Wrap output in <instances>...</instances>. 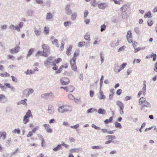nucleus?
<instances>
[{"mask_svg": "<svg viewBox=\"0 0 157 157\" xmlns=\"http://www.w3.org/2000/svg\"><path fill=\"white\" fill-rule=\"evenodd\" d=\"M79 52L78 51H76L74 54V56L70 60V64L72 69L74 71L77 70V67L75 64L76 57L79 56Z\"/></svg>", "mask_w": 157, "mask_h": 157, "instance_id": "1", "label": "nucleus"}, {"mask_svg": "<svg viewBox=\"0 0 157 157\" xmlns=\"http://www.w3.org/2000/svg\"><path fill=\"white\" fill-rule=\"evenodd\" d=\"M58 111L60 113H64L71 111V107L69 105H65L59 106L58 108Z\"/></svg>", "mask_w": 157, "mask_h": 157, "instance_id": "2", "label": "nucleus"}, {"mask_svg": "<svg viewBox=\"0 0 157 157\" xmlns=\"http://www.w3.org/2000/svg\"><path fill=\"white\" fill-rule=\"evenodd\" d=\"M42 47L43 49L44 56L46 57H47L48 55L47 53L50 52V49L49 46L47 44H43L42 45Z\"/></svg>", "mask_w": 157, "mask_h": 157, "instance_id": "3", "label": "nucleus"}, {"mask_svg": "<svg viewBox=\"0 0 157 157\" xmlns=\"http://www.w3.org/2000/svg\"><path fill=\"white\" fill-rule=\"evenodd\" d=\"M60 83L62 85H67L69 83V79L66 77H63L60 80Z\"/></svg>", "mask_w": 157, "mask_h": 157, "instance_id": "4", "label": "nucleus"}, {"mask_svg": "<svg viewBox=\"0 0 157 157\" xmlns=\"http://www.w3.org/2000/svg\"><path fill=\"white\" fill-rule=\"evenodd\" d=\"M127 38L128 42L129 43H131L132 42V33L130 31H128L127 32Z\"/></svg>", "mask_w": 157, "mask_h": 157, "instance_id": "5", "label": "nucleus"}, {"mask_svg": "<svg viewBox=\"0 0 157 157\" xmlns=\"http://www.w3.org/2000/svg\"><path fill=\"white\" fill-rule=\"evenodd\" d=\"M52 62H54L52 61V57H49L44 61V64L45 66H47L50 64L51 63V65H52Z\"/></svg>", "mask_w": 157, "mask_h": 157, "instance_id": "6", "label": "nucleus"}, {"mask_svg": "<svg viewBox=\"0 0 157 157\" xmlns=\"http://www.w3.org/2000/svg\"><path fill=\"white\" fill-rule=\"evenodd\" d=\"M65 12L67 15H70L72 13V11L70 9V5L67 4L65 7Z\"/></svg>", "mask_w": 157, "mask_h": 157, "instance_id": "7", "label": "nucleus"}, {"mask_svg": "<svg viewBox=\"0 0 157 157\" xmlns=\"http://www.w3.org/2000/svg\"><path fill=\"white\" fill-rule=\"evenodd\" d=\"M51 41H52V44H54L57 47H59V45L58 44V40L55 39V37L54 36H52L51 38Z\"/></svg>", "mask_w": 157, "mask_h": 157, "instance_id": "8", "label": "nucleus"}, {"mask_svg": "<svg viewBox=\"0 0 157 157\" xmlns=\"http://www.w3.org/2000/svg\"><path fill=\"white\" fill-rule=\"evenodd\" d=\"M7 101V98L3 94H0V102L4 103Z\"/></svg>", "mask_w": 157, "mask_h": 157, "instance_id": "9", "label": "nucleus"}, {"mask_svg": "<svg viewBox=\"0 0 157 157\" xmlns=\"http://www.w3.org/2000/svg\"><path fill=\"white\" fill-rule=\"evenodd\" d=\"M54 108L53 106L52 105H49L48 108V113L50 114H52L54 113Z\"/></svg>", "mask_w": 157, "mask_h": 157, "instance_id": "10", "label": "nucleus"}, {"mask_svg": "<svg viewBox=\"0 0 157 157\" xmlns=\"http://www.w3.org/2000/svg\"><path fill=\"white\" fill-rule=\"evenodd\" d=\"M129 16V12H122L121 17L122 18L126 19Z\"/></svg>", "mask_w": 157, "mask_h": 157, "instance_id": "11", "label": "nucleus"}, {"mask_svg": "<svg viewBox=\"0 0 157 157\" xmlns=\"http://www.w3.org/2000/svg\"><path fill=\"white\" fill-rule=\"evenodd\" d=\"M128 9V6L125 5L121 8L120 10L122 11V12H129Z\"/></svg>", "mask_w": 157, "mask_h": 157, "instance_id": "12", "label": "nucleus"}, {"mask_svg": "<svg viewBox=\"0 0 157 157\" xmlns=\"http://www.w3.org/2000/svg\"><path fill=\"white\" fill-rule=\"evenodd\" d=\"M53 18V15L50 12L47 13L46 16V19L47 21H50Z\"/></svg>", "mask_w": 157, "mask_h": 157, "instance_id": "13", "label": "nucleus"}, {"mask_svg": "<svg viewBox=\"0 0 157 157\" xmlns=\"http://www.w3.org/2000/svg\"><path fill=\"white\" fill-rule=\"evenodd\" d=\"M98 6L99 9L104 10L107 6V4L105 3H101L98 4Z\"/></svg>", "mask_w": 157, "mask_h": 157, "instance_id": "14", "label": "nucleus"}, {"mask_svg": "<svg viewBox=\"0 0 157 157\" xmlns=\"http://www.w3.org/2000/svg\"><path fill=\"white\" fill-rule=\"evenodd\" d=\"M6 132L3 131L0 132V139L2 137V139L4 140L6 137Z\"/></svg>", "mask_w": 157, "mask_h": 157, "instance_id": "15", "label": "nucleus"}, {"mask_svg": "<svg viewBox=\"0 0 157 157\" xmlns=\"http://www.w3.org/2000/svg\"><path fill=\"white\" fill-rule=\"evenodd\" d=\"M41 32V31L40 28H39V29H37L36 28H34V33L37 36L40 35Z\"/></svg>", "mask_w": 157, "mask_h": 157, "instance_id": "16", "label": "nucleus"}, {"mask_svg": "<svg viewBox=\"0 0 157 157\" xmlns=\"http://www.w3.org/2000/svg\"><path fill=\"white\" fill-rule=\"evenodd\" d=\"M146 81L144 80V87H143L142 91L143 92V94L144 95H145L146 94Z\"/></svg>", "mask_w": 157, "mask_h": 157, "instance_id": "17", "label": "nucleus"}, {"mask_svg": "<svg viewBox=\"0 0 157 157\" xmlns=\"http://www.w3.org/2000/svg\"><path fill=\"white\" fill-rule=\"evenodd\" d=\"M99 94L100 96L99 97L100 99H104L105 98V96L104 95L102 91L101 90H100L99 91Z\"/></svg>", "mask_w": 157, "mask_h": 157, "instance_id": "18", "label": "nucleus"}, {"mask_svg": "<svg viewBox=\"0 0 157 157\" xmlns=\"http://www.w3.org/2000/svg\"><path fill=\"white\" fill-rule=\"evenodd\" d=\"M38 137L39 138V139L40 140H41V146L42 147H43L44 146V145L43 144V143L44 142V138L40 134H38L37 135Z\"/></svg>", "mask_w": 157, "mask_h": 157, "instance_id": "19", "label": "nucleus"}, {"mask_svg": "<svg viewBox=\"0 0 157 157\" xmlns=\"http://www.w3.org/2000/svg\"><path fill=\"white\" fill-rule=\"evenodd\" d=\"M127 63H124L122 64L120 66L119 69L117 70V72H119L122 69H124L125 67L126 66Z\"/></svg>", "mask_w": 157, "mask_h": 157, "instance_id": "20", "label": "nucleus"}, {"mask_svg": "<svg viewBox=\"0 0 157 157\" xmlns=\"http://www.w3.org/2000/svg\"><path fill=\"white\" fill-rule=\"evenodd\" d=\"M98 113L99 114L104 115L106 114V111L104 109L99 108L98 110Z\"/></svg>", "mask_w": 157, "mask_h": 157, "instance_id": "21", "label": "nucleus"}, {"mask_svg": "<svg viewBox=\"0 0 157 157\" xmlns=\"http://www.w3.org/2000/svg\"><path fill=\"white\" fill-rule=\"evenodd\" d=\"M117 105L120 108H124V105L123 104L121 101H118L116 102Z\"/></svg>", "mask_w": 157, "mask_h": 157, "instance_id": "22", "label": "nucleus"}, {"mask_svg": "<svg viewBox=\"0 0 157 157\" xmlns=\"http://www.w3.org/2000/svg\"><path fill=\"white\" fill-rule=\"evenodd\" d=\"M142 105L145 107L148 108H150L151 106V104L146 101Z\"/></svg>", "mask_w": 157, "mask_h": 157, "instance_id": "23", "label": "nucleus"}, {"mask_svg": "<svg viewBox=\"0 0 157 157\" xmlns=\"http://www.w3.org/2000/svg\"><path fill=\"white\" fill-rule=\"evenodd\" d=\"M25 117H26L29 118L30 117L33 118V116L32 115L31 111L30 110H29L26 113V114L24 116Z\"/></svg>", "mask_w": 157, "mask_h": 157, "instance_id": "24", "label": "nucleus"}, {"mask_svg": "<svg viewBox=\"0 0 157 157\" xmlns=\"http://www.w3.org/2000/svg\"><path fill=\"white\" fill-rule=\"evenodd\" d=\"M97 111V109L94 108H91L89 109L87 111L88 113H91L93 112H96Z\"/></svg>", "mask_w": 157, "mask_h": 157, "instance_id": "25", "label": "nucleus"}, {"mask_svg": "<svg viewBox=\"0 0 157 157\" xmlns=\"http://www.w3.org/2000/svg\"><path fill=\"white\" fill-rule=\"evenodd\" d=\"M90 33H86L84 37V39L88 41L90 40Z\"/></svg>", "mask_w": 157, "mask_h": 157, "instance_id": "26", "label": "nucleus"}, {"mask_svg": "<svg viewBox=\"0 0 157 157\" xmlns=\"http://www.w3.org/2000/svg\"><path fill=\"white\" fill-rule=\"evenodd\" d=\"M146 101L145 98L144 97L140 98L139 101V105H142Z\"/></svg>", "mask_w": 157, "mask_h": 157, "instance_id": "27", "label": "nucleus"}, {"mask_svg": "<svg viewBox=\"0 0 157 157\" xmlns=\"http://www.w3.org/2000/svg\"><path fill=\"white\" fill-rule=\"evenodd\" d=\"M145 18L148 17L150 18L152 17L151 14V11H149L146 14H145L144 15Z\"/></svg>", "mask_w": 157, "mask_h": 157, "instance_id": "28", "label": "nucleus"}, {"mask_svg": "<svg viewBox=\"0 0 157 157\" xmlns=\"http://www.w3.org/2000/svg\"><path fill=\"white\" fill-rule=\"evenodd\" d=\"M62 147L61 144H59L56 147L54 148L53 149V150L54 151H56L58 150H59L60 149H62Z\"/></svg>", "mask_w": 157, "mask_h": 157, "instance_id": "29", "label": "nucleus"}, {"mask_svg": "<svg viewBox=\"0 0 157 157\" xmlns=\"http://www.w3.org/2000/svg\"><path fill=\"white\" fill-rule=\"evenodd\" d=\"M77 15V13H73L71 14V19L73 21L75 20L76 17Z\"/></svg>", "mask_w": 157, "mask_h": 157, "instance_id": "30", "label": "nucleus"}, {"mask_svg": "<svg viewBox=\"0 0 157 157\" xmlns=\"http://www.w3.org/2000/svg\"><path fill=\"white\" fill-rule=\"evenodd\" d=\"M106 137L108 139V140H113L115 139L116 138L115 136L113 135H108L106 136Z\"/></svg>", "mask_w": 157, "mask_h": 157, "instance_id": "31", "label": "nucleus"}, {"mask_svg": "<svg viewBox=\"0 0 157 157\" xmlns=\"http://www.w3.org/2000/svg\"><path fill=\"white\" fill-rule=\"evenodd\" d=\"M21 131L19 128H16L12 131V132L14 133H17L19 134L20 133Z\"/></svg>", "mask_w": 157, "mask_h": 157, "instance_id": "32", "label": "nucleus"}, {"mask_svg": "<svg viewBox=\"0 0 157 157\" xmlns=\"http://www.w3.org/2000/svg\"><path fill=\"white\" fill-rule=\"evenodd\" d=\"M34 51V49L33 48L30 49L29 51L28 54L27 55L26 57H27L30 56L33 53Z\"/></svg>", "mask_w": 157, "mask_h": 157, "instance_id": "33", "label": "nucleus"}, {"mask_svg": "<svg viewBox=\"0 0 157 157\" xmlns=\"http://www.w3.org/2000/svg\"><path fill=\"white\" fill-rule=\"evenodd\" d=\"M89 14L88 11L87 10H85L84 12V15L83 18L85 19L88 16Z\"/></svg>", "mask_w": 157, "mask_h": 157, "instance_id": "34", "label": "nucleus"}, {"mask_svg": "<svg viewBox=\"0 0 157 157\" xmlns=\"http://www.w3.org/2000/svg\"><path fill=\"white\" fill-rule=\"evenodd\" d=\"M113 119V117H110L109 119H106L104 121L105 123V124H108L109 123L111 122Z\"/></svg>", "mask_w": 157, "mask_h": 157, "instance_id": "35", "label": "nucleus"}, {"mask_svg": "<svg viewBox=\"0 0 157 157\" xmlns=\"http://www.w3.org/2000/svg\"><path fill=\"white\" fill-rule=\"evenodd\" d=\"M79 148H74L71 149L70 150V152L71 153L76 152L78 153V152Z\"/></svg>", "mask_w": 157, "mask_h": 157, "instance_id": "36", "label": "nucleus"}, {"mask_svg": "<svg viewBox=\"0 0 157 157\" xmlns=\"http://www.w3.org/2000/svg\"><path fill=\"white\" fill-rule=\"evenodd\" d=\"M28 90L29 91L28 94H26L27 97H28L29 95L33 93L34 92V90L31 89H29Z\"/></svg>", "mask_w": 157, "mask_h": 157, "instance_id": "37", "label": "nucleus"}, {"mask_svg": "<svg viewBox=\"0 0 157 157\" xmlns=\"http://www.w3.org/2000/svg\"><path fill=\"white\" fill-rule=\"evenodd\" d=\"M72 47L70 46L69 48L67 49V55H70L71 53V49Z\"/></svg>", "mask_w": 157, "mask_h": 157, "instance_id": "38", "label": "nucleus"}, {"mask_svg": "<svg viewBox=\"0 0 157 157\" xmlns=\"http://www.w3.org/2000/svg\"><path fill=\"white\" fill-rule=\"evenodd\" d=\"M91 148L92 149H99L103 148V147L101 146H92Z\"/></svg>", "mask_w": 157, "mask_h": 157, "instance_id": "39", "label": "nucleus"}, {"mask_svg": "<svg viewBox=\"0 0 157 157\" xmlns=\"http://www.w3.org/2000/svg\"><path fill=\"white\" fill-rule=\"evenodd\" d=\"M49 28L45 26L44 28V32L45 34H47L49 33Z\"/></svg>", "mask_w": 157, "mask_h": 157, "instance_id": "40", "label": "nucleus"}, {"mask_svg": "<svg viewBox=\"0 0 157 157\" xmlns=\"http://www.w3.org/2000/svg\"><path fill=\"white\" fill-rule=\"evenodd\" d=\"M115 126L116 128H122V126L121 124L118 122H116L115 123Z\"/></svg>", "mask_w": 157, "mask_h": 157, "instance_id": "41", "label": "nucleus"}, {"mask_svg": "<svg viewBox=\"0 0 157 157\" xmlns=\"http://www.w3.org/2000/svg\"><path fill=\"white\" fill-rule=\"evenodd\" d=\"M23 120L24 124H26L29 121V118L24 116Z\"/></svg>", "mask_w": 157, "mask_h": 157, "instance_id": "42", "label": "nucleus"}, {"mask_svg": "<svg viewBox=\"0 0 157 157\" xmlns=\"http://www.w3.org/2000/svg\"><path fill=\"white\" fill-rule=\"evenodd\" d=\"M41 97L42 98H44V99H47L48 98V97H49V96H48V94L46 93V94H42L41 95Z\"/></svg>", "mask_w": 157, "mask_h": 157, "instance_id": "43", "label": "nucleus"}, {"mask_svg": "<svg viewBox=\"0 0 157 157\" xmlns=\"http://www.w3.org/2000/svg\"><path fill=\"white\" fill-rule=\"evenodd\" d=\"M85 43L84 41L80 42L78 43V46L79 47H81L82 46H85Z\"/></svg>", "mask_w": 157, "mask_h": 157, "instance_id": "44", "label": "nucleus"}, {"mask_svg": "<svg viewBox=\"0 0 157 157\" xmlns=\"http://www.w3.org/2000/svg\"><path fill=\"white\" fill-rule=\"evenodd\" d=\"M52 65L54 66V67H52V69L54 70H56L58 69V66L56 65V63L54 62H52Z\"/></svg>", "mask_w": 157, "mask_h": 157, "instance_id": "45", "label": "nucleus"}, {"mask_svg": "<svg viewBox=\"0 0 157 157\" xmlns=\"http://www.w3.org/2000/svg\"><path fill=\"white\" fill-rule=\"evenodd\" d=\"M64 25L65 27L69 26L71 24V21H66L64 23Z\"/></svg>", "mask_w": 157, "mask_h": 157, "instance_id": "46", "label": "nucleus"}, {"mask_svg": "<svg viewBox=\"0 0 157 157\" xmlns=\"http://www.w3.org/2000/svg\"><path fill=\"white\" fill-rule=\"evenodd\" d=\"M106 28V26L105 25L103 24L101 26V31L103 32L105 31Z\"/></svg>", "mask_w": 157, "mask_h": 157, "instance_id": "47", "label": "nucleus"}, {"mask_svg": "<svg viewBox=\"0 0 157 157\" xmlns=\"http://www.w3.org/2000/svg\"><path fill=\"white\" fill-rule=\"evenodd\" d=\"M79 127V124H77L75 125H71V127L73 129H77L78 127Z\"/></svg>", "mask_w": 157, "mask_h": 157, "instance_id": "48", "label": "nucleus"}, {"mask_svg": "<svg viewBox=\"0 0 157 157\" xmlns=\"http://www.w3.org/2000/svg\"><path fill=\"white\" fill-rule=\"evenodd\" d=\"M49 125H48L47 128H45V129H46V131L47 132L49 133H51L52 132V129L49 127Z\"/></svg>", "mask_w": 157, "mask_h": 157, "instance_id": "49", "label": "nucleus"}, {"mask_svg": "<svg viewBox=\"0 0 157 157\" xmlns=\"http://www.w3.org/2000/svg\"><path fill=\"white\" fill-rule=\"evenodd\" d=\"M33 73V71L32 70H28L27 71L25 72L26 75H30Z\"/></svg>", "mask_w": 157, "mask_h": 157, "instance_id": "50", "label": "nucleus"}, {"mask_svg": "<svg viewBox=\"0 0 157 157\" xmlns=\"http://www.w3.org/2000/svg\"><path fill=\"white\" fill-rule=\"evenodd\" d=\"M63 65H62L59 68V69H58L56 71V73L57 74L60 73L61 71L62 70L63 68Z\"/></svg>", "mask_w": 157, "mask_h": 157, "instance_id": "51", "label": "nucleus"}, {"mask_svg": "<svg viewBox=\"0 0 157 157\" xmlns=\"http://www.w3.org/2000/svg\"><path fill=\"white\" fill-rule=\"evenodd\" d=\"M27 101V99L25 98L24 100H21V104H23V105L27 106V103H26V101Z\"/></svg>", "mask_w": 157, "mask_h": 157, "instance_id": "52", "label": "nucleus"}, {"mask_svg": "<svg viewBox=\"0 0 157 157\" xmlns=\"http://www.w3.org/2000/svg\"><path fill=\"white\" fill-rule=\"evenodd\" d=\"M33 11L32 10H30L27 11V13L29 16H31L33 14Z\"/></svg>", "mask_w": 157, "mask_h": 157, "instance_id": "53", "label": "nucleus"}, {"mask_svg": "<svg viewBox=\"0 0 157 157\" xmlns=\"http://www.w3.org/2000/svg\"><path fill=\"white\" fill-rule=\"evenodd\" d=\"M15 50V53H17L18 52L20 49V47L18 46H17L14 49Z\"/></svg>", "mask_w": 157, "mask_h": 157, "instance_id": "54", "label": "nucleus"}, {"mask_svg": "<svg viewBox=\"0 0 157 157\" xmlns=\"http://www.w3.org/2000/svg\"><path fill=\"white\" fill-rule=\"evenodd\" d=\"M68 87V89L69 90V92H72L74 90V87L73 86H70Z\"/></svg>", "mask_w": 157, "mask_h": 157, "instance_id": "55", "label": "nucleus"}, {"mask_svg": "<svg viewBox=\"0 0 157 157\" xmlns=\"http://www.w3.org/2000/svg\"><path fill=\"white\" fill-rule=\"evenodd\" d=\"M144 48H137L135 49L134 52H137L141 50L144 49Z\"/></svg>", "mask_w": 157, "mask_h": 157, "instance_id": "56", "label": "nucleus"}, {"mask_svg": "<svg viewBox=\"0 0 157 157\" xmlns=\"http://www.w3.org/2000/svg\"><path fill=\"white\" fill-rule=\"evenodd\" d=\"M135 32L137 34L140 33V29L138 27H136L134 29Z\"/></svg>", "mask_w": 157, "mask_h": 157, "instance_id": "57", "label": "nucleus"}, {"mask_svg": "<svg viewBox=\"0 0 157 157\" xmlns=\"http://www.w3.org/2000/svg\"><path fill=\"white\" fill-rule=\"evenodd\" d=\"M39 54H40V55L43 56H44V52L43 51L42 52V51H38L37 52L36 56H37V55H39Z\"/></svg>", "mask_w": 157, "mask_h": 157, "instance_id": "58", "label": "nucleus"}, {"mask_svg": "<svg viewBox=\"0 0 157 157\" xmlns=\"http://www.w3.org/2000/svg\"><path fill=\"white\" fill-rule=\"evenodd\" d=\"M90 40H87V41L85 43V45L86 48H87L90 46Z\"/></svg>", "mask_w": 157, "mask_h": 157, "instance_id": "59", "label": "nucleus"}, {"mask_svg": "<svg viewBox=\"0 0 157 157\" xmlns=\"http://www.w3.org/2000/svg\"><path fill=\"white\" fill-rule=\"evenodd\" d=\"M147 23V25L150 26H151L153 23V21L150 20H149L148 21Z\"/></svg>", "mask_w": 157, "mask_h": 157, "instance_id": "60", "label": "nucleus"}, {"mask_svg": "<svg viewBox=\"0 0 157 157\" xmlns=\"http://www.w3.org/2000/svg\"><path fill=\"white\" fill-rule=\"evenodd\" d=\"M124 109V108H119V112H120V114L121 115H122L124 114V111H123Z\"/></svg>", "mask_w": 157, "mask_h": 157, "instance_id": "61", "label": "nucleus"}, {"mask_svg": "<svg viewBox=\"0 0 157 157\" xmlns=\"http://www.w3.org/2000/svg\"><path fill=\"white\" fill-rule=\"evenodd\" d=\"M61 146H63L65 147L66 148H68L69 147V145L65 144L63 141L61 142Z\"/></svg>", "mask_w": 157, "mask_h": 157, "instance_id": "62", "label": "nucleus"}, {"mask_svg": "<svg viewBox=\"0 0 157 157\" xmlns=\"http://www.w3.org/2000/svg\"><path fill=\"white\" fill-rule=\"evenodd\" d=\"M63 125L66 126V127H68L70 126V124L67 122H63Z\"/></svg>", "mask_w": 157, "mask_h": 157, "instance_id": "63", "label": "nucleus"}, {"mask_svg": "<svg viewBox=\"0 0 157 157\" xmlns=\"http://www.w3.org/2000/svg\"><path fill=\"white\" fill-rule=\"evenodd\" d=\"M62 61V59L60 58H58L56 60H55L54 61V62L55 63H59L60 62Z\"/></svg>", "mask_w": 157, "mask_h": 157, "instance_id": "64", "label": "nucleus"}]
</instances>
